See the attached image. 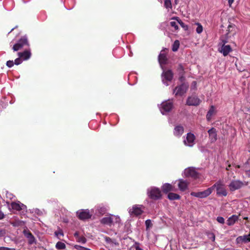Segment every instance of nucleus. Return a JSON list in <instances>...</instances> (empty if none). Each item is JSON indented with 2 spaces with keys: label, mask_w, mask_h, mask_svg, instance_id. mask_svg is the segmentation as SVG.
<instances>
[{
  "label": "nucleus",
  "mask_w": 250,
  "mask_h": 250,
  "mask_svg": "<svg viewBox=\"0 0 250 250\" xmlns=\"http://www.w3.org/2000/svg\"><path fill=\"white\" fill-rule=\"evenodd\" d=\"M147 194L148 197L153 200H158L162 198V191L159 188L155 187L148 188Z\"/></svg>",
  "instance_id": "nucleus-1"
},
{
  "label": "nucleus",
  "mask_w": 250,
  "mask_h": 250,
  "mask_svg": "<svg viewBox=\"0 0 250 250\" xmlns=\"http://www.w3.org/2000/svg\"><path fill=\"white\" fill-rule=\"evenodd\" d=\"M30 47V43L27 37L26 36L21 37L13 46L12 49L14 51H18L23 47Z\"/></svg>",
  "instance_id": "nucleus-2"
},
{
  "label": "nucleus",
  "mask_w": 250,
  "mask_h": 250,
  "mask_svg": "<svg viewBox=\"0 0 250 250\" xmlns=\"http://www.w3.org/2000/svg\"><path fill=\"white\" fill-rule=\"evenodd\" d=\"M248 182L242 181L239 180H232L228 185V187L229 190L231 192H233L248 186Z\"/></svg>",
  "instance_id": "nucleus-3"
},
{
  "label": "nucleus",
  "mask_w": 250,
  "mask_h": 250,
  "mask_svg": "<svg viewBox=\"0 0 250 250\" xmlns=\"http://www.w3.org/2000/svg\"><path fill=\"white\" fill-rule=\"evenodd\" d=\"M220 40L221 42L219 44L221 45V47L219 48L218 51L224 56H227L229 52L232 51V48L229 45H226V43L228 42L227 39H224L223 36L221 37Z\"/></svg>",
  "instance_id": "nucleus-4"
},
{
  "label": "nucleus",
  "mask_w": 250,
  "mask_h": 250,
  "mask_svg": "<svg viewBox=\"0 0 250 250\" xmlns=\"http://www.w3.org/2000/svg\"><path fill=\"white\" fill-rule=\"evenodd\" d=\"M210 188H212V191L216 188V193L219 196H226L227 191L225 188V185L221 180L218 181Z\"/></svg>",
  "instance_id": "nucleus-5"
},
{
  "label": "nucleus",
  "mask_w": 250,
  "mask_h": 250,
  "mask_svg": "<svg viewBox=\"0 0 250 250\" xmlns=\"http://www.w3.org/2000/svg\"><path fill=\"white\" fill-rule=\"evenodd\" d=\"M189 85L188 83H183L182 84L177 85L173 89V93L175 96H182L188 91Z\"/></svg>",
  "instance_id": "nucleus-6"
},
{
  "label": "nucleus",
  "mask_w": 250,
  "mask_h": 250,
  "mask_svg": "<svg viewBox=\"0 0 250 250\" xmlns=\"http://www.w3.org/2000/svg\"><path fill=\"white\" fill-rule=\"evenodd\" d=\"M173 106V103L172 101L169 100L163 102L161 104L160 111L163 114L166 112H168L171 111Z\"/></svg>",
  "instance_id": "nucleus-7"
},
{
  "label": "nucleus",
  "mask_w": 250,
  "mask_h": 250,
  "mask_svg": "<svg viewBox=\"0 0 250 250\" xmlns=\"http://www.w3.org/2000/svg\"><path fill=\"white\" fill-rule=\"evenodd\" d=\"M162 78L163 83L167 86V82H170L173 79V73L171 70L164 71L162 74Z\"/></svg>",
  "instance_id": "nucleus-8"
},
{
  "label": "nucleus",
  "mask_w": 250,
  "mask_h": 250,
  "mask_svg": "<svg viewBox=\"0 0 250 250\" xmlns=\"http://www.w3.org/2000/svg\"><path fill=\"white\" fill-rule=\"evenodd\" d=\"M212 192V188H209L203 191L200 192H191L190 195L192 196L200 198H204L208 196Z\"/></svg>",
  "instance_id": "nucleus-9"
},
{
  "label": "nucleus",
  "mask_w": 250,
  "mask_h": 250,
  "mask_svg": "<svg viewBox=\"0 0 250 250\" xmlns=\"http://www.w3.org/2000/svg\"><path fill=\"white\" fill-rule=\"evenodd\" d=\"M143 206L135 205L132 206V208L129 209V213L132 216L138 217L143 213L142 209Z\"/></svg>",
  "instance_id": "nucleus-10"
},
{
  "label": "nucleus",
  "mask_w": 250,
  "mask_h": 250,
  "mask_svg": "<svg viewBox=\"0 0 250 250\" xmlns=\"http://www.w3.org/2000/svg\"><path fill=\"white\" fill-rule=\"evenodd\" d=\"M201 102V100L196 95H191L187 98L186 104L189 106H198Z\"/></svg>",
  "instance_id": "nucleus-11"
},
{
  "label": "nucleus",
  "mask_w": 250,
  "mask_h": 250,
  "mask_svg": "<svg viewBox=\"0 0 250 250\" xmlns=\"http://www.w3.org/2000/svg\"><path fill=\"white\" fill-rule=\"evenodd\" d=\"M76 213L78 218L81 220L90 219L92 216L88 209L79 210Z\"/></svg>",
  "instance_id": "nucleus-12"
},
{
  "label": "nucleus",
  "mask_w": 250,
  "mask_h": 250,
  "mask_svg": "<svg viewBox=\"0 0 250 250\" xmlns=\"http://www.w3.org/2000/svg\"><path fill=\"white\" fill-rule=\"evenodd\" d=\"M236 33V27L234 24H229L228 26L227 33L225 34L224 39H229L231 36H233Z\"/></svg>",
  "instance_id": "nucleus-13"
},
{
  "label": "nucleus",
  "mask_w": 250,
  "mask_h": 250,
  "mask_svg": "<svg viewBox=\"0 0 250 250\" xmlns=\"http://www.w3.org/2000/svg\"><path fill=\"white\" fill-rule=\"evenodd\" d=\"M18 56L21 58L22 60L26 61L29 59L31 56V49L29 47L27 49H26L23 52H18Z\"/></svg>",
  "instance_id": "nucleus-14"
},
{
  "label": "nucleus",
  "mask_w": 250,
  "mask_h": 250,
  "mask_svg": "<svg viewBox=\"0 0 250 250\" xmlns=\"http://www.w3.org/2000/svg\"><path fill=\"white\" fill-rule=\"evenodd\" d=\"M195 137L194 135L191 133H188L187 134L186 140L184 141L185 145L189 146H192L193 145Z\"/></svg>",
  "instance_id": "nucleus-15"
},
{
  "label": "nucleus",
  "mask_w": 250,
  "mask_h": 250,
  "mask_svg": "<svg viewBox=\"0 0 250 250\" xmlns=\"http://www.w3.org/2000/svg\"><path fill=\"white\" fill-rule=\"evenodd\" d=\"M23 233L28 239V242L30 245L33 244L35 242V238L32 233L27 229H24Z\"/></svg>",
  "instance_id": "nucleus-16"
},
{
  "label": "nucleus",
  "mask_w": 250,
  "mask_h": 250,
  "mask_svg": "<svg viewBox=\"0 0 250 250\" xmlns=\"http://www.w3.org/2000/svg\"><path fill=\"white\" fill-rule=\"evenodd\" d=\"M209 135V138L211 143L215 142L217 139V133L216 129L212 127L208 131Z\"/></svg>",
  "instance_id": "nucleus-17"
},
{
  "label": "nucleus",
  "mask_w": 250,
  "mask_h": 250,
  "mask_svg": "<svg viewBox=\"0 0 250 250\" xmlns=\"http://www.w3.org/2000/svg\"><path fill=\"white\" fill-rule=\"evenodd\" d=\"M11 207L12 208L16 211H21L26 206L23 204L21 203L20 202H13L11 203Z\"/></svg>",
  "instance_id": "nucleus-18"
},
{
  "label": "nucleus",
  "mask_w": 250,
  "mask_h": 250,
  "mask_svg": "<svg viewBox=\"0 0 250 250\" xmlns=\"http://www.w3.org/2000/svg\"><path fill=\"white\" fill-rule=\"evenodd\" d=\"M237 243H247L250 242V233L248 235L240 236L236 240Z\"/></svg>",
  "instance_id": "nucleus-19"
},
{
  "label": "nucleus",
  "mask_w": 250,
  "mask_h": 250,
  "mask_svg": "<svg viewBox=\"0 0 250 250\" xmlns=\"http://www.w3.org/2000/svg\"><path fill=\"white\" fill-rule=\"evenodd\" d=\"M187 176L191 177L194 179H197L199 177L198 173L193 168H189L186 171Z\"/></svg>",
  "instance_id": "nucleus-20"
},
{
  "label": "nucleus",
  "mask_w": 250,
  "mask_h": 250,
  "mask_svg": "<svg viewBox=\"0 0 250 250\" xmlns=\"http://www.w3.org/2000/svg\"><path fill=\"white\" fill-rule=\"evenodd\" d=\"M162 191L164 193H167L168 192L174 190V187L168 183H165L161 187Z\"/></svg>",
  "instance_id": "nucleus-21"
},
{
  "label": "nucleus",
  "mask_w": 250,
  "mask_h": 250,
  "mask_svg": "<svg viewBox=\"0 0 250 250\" xmlns=\"http://www.w3.org/2000/svg\"><path fill=\"white\" fill-rule=\"evenodd\" d=\"M184 131L183 126L181 125H178L174 127L173 133L175 136L180 137L183 134Z\"/></svg>",
  "instance_id": "nucleus-22"
},
{
  "label": "nucleus",
  "mask_w": 250,
  "mask_h": 250,
  "mask_svg": "<svg viewBox=\"0 0 250 250\" xmlns=\"http://www.w3.org/2000/svg\"><path fill=\"white\" fill-rule=\"evenodd\" d=\"M162 50L158 56V60L160 64H166L167 63V59L165 53H163Z\"/></svg>",
  "instance_id": "nucleus-23"
},
{
  "label": "nucleus",
  "mask_w": 250,
  "mask_h": 250,
  "mask_svg": "<svg viewBox=\"0 0 250 250\" xmlns=\"http://www.w3.org/2000/svg\"><path fill=\"white\" fill-rule=\"evenodd\" d=\"M215 107L213 105H211L206 115L207 120L208 121L211 120V117L215 114Z\"/></svg>",
  "instance_id": "nucleus-24"
},
{
  "label": "nucleus",
  "mask_w": 250,
  "mask_h": 250,
  "mask_svg": "<svg viewBox=\"0 0 250 250\" xmlns=\"http://www.w3.org/2000/svg\"><path fill=\"white\" fill-rule=\"evenodd\" d=\"M188 183L183 180H180L178 184V187L181 191H184L188 188Z\"/></svg>",
  "instance_id": "nucleus-25"
},
{
  "label": "nucleus",
  "mask_w": 250,
  "mask_h": 250,
  "mask_svg": "<svg viewBox=\"0 0 250 250\" xmlns=\"http://www.w3.org/2000/svg\"><path fill=\"white\" fill-rule=\"evenodd\" d=\"M101 223L104 225L111 226L113 223V220L111 217H105L101 219Z\"/></svg>",
  "instance_id": "nucleus-26"
},
{
  "label": "nucleus",
  "mask_w": 250,
  "mask_h": 250,
  "mask_svg": "<svg viewBox=\"0 0 250 250\" xmlns=\"http://www.w3.org/2000/svg\"><path fill=\"white\" fill-rule=\"evenodd\" d=\"M238 216L236 215H232L227 220V225L228 226H232L238 220Z\"/></svg>",
  "instance_id": "nucleus-27"
},
{
  "label": "nucleus",
  "mask_w": 250,
  "mask_h": 250,
  "mask_svg": "<svg viewBox=\"0 0 250 250\" xmlns=\"http://www.w3.org/2000/svg\"><path fill=\"white\" fill-rule=\"evenodd\" d=\"M172 20H175L177 21L179 24L181 25V26L184 29V30L187 31L188 30V26L185 24L178 17H173L171 19Z\"/></svg>",
  "instance_id": "nucleus-28"
},
{
  "label": "nucleus",
  "mask_w": 250,
  "mask_h": 250,
  "mask_svg": "<svg viewBox=\"0 0 250 250\" xmlns=\"http://www.w3.org/2000/svg\"><path fill=\"white\" fill-rule=\"evenodd\" d=\"M167 198L170 200H175L180 199L181 196L178 194L169 192L167 195Z\"/></svg>",
  "instance_id": "nucleus-29"
},
{
  "label": "nucleus",
  "mask_w": 250,
  "mask_h": 250,
  "mask_svg": "<svg viewBox=\"0 0 250 250\" xmlns=\"http://www.w3.org/2000/svg\"><path fill=\"white\" fill-rule=\"evenodd\" d=\"M66 248V246L64 243L62 242H58L56 245V248L57 250H64Z\"/></svg>",
  "instance_id": "nucleus-30"
},
{
  "label": "nucleus",
  "mask_w": 250,
  "mask_h": 250,
  "mask_svg": "<svg viewBox=\"0 0 250 250\" xmlns=\"http://www.w3.org/2000/svg\"><path fill=\"white\" fill-rule=\"evenodd\" d=\"M180 42L178 40H175L172 45V50L173 51H177L179 47Z\"/></svg>",
  "instance_id": "nucleus-31"
},
{
  "label": "nucleus",
  "mask_w": 250,
  "mask_h": 250,
  "mask_svg": "<svg viewBox=\"0 0 250 250\" xmlns=\"http://www.w3.org/2000/svg\"><path fill=\"white\" fill-rule=\"evenodd\" d=\"M76 241L77 242L85 244L86 242V239L83 236H80V237L76 239Z\"/></svg>",
  "instance_id": "nucleus-32"
},
{
  "label": "nucleus",
  "mask_w": 250,
  "mask_h": 250,
  "mask_svg": "<svg viewBox=\"0 0 250 250\" xmlns=\"http://www.w3.org/2000/svg\"><path fill=\"white\" fill-rule=\"evenodd\" d=\"M164 6L167 9L172 8V4L170 0H165Z\"/></svg>",
  "instance_id": "nucleus-33"
},
{
  "label": "nucleus",
  "mask_w": 250,
  "mask_h": 250,
  "mask_svg": "<svg viewBox=\"0 0 250 250\" xmlns=\"http://www.w3.org/2000/svg\"><path fill=\"white\" fill-rule=\"evenodd\" d=\"M55 234L59 239H60V236H63V232L62 229H59L58 230L55 232Z\"/></svg>",
  "instance_id": "nucleus-34"
},
{
  "label": "nucleus",
  "mask_w": 250,
  "mask_h": 250,
  "mask_svg": "<svg viewBox=\"0 0 250 250\" xmlns=\"http://www.w3.org/2000/svg\"><path fill=\"white\" fill-rule=\"evenodd\" d=\"M177 70L180 74L183 75L184 72V68L182 64H179L177 67Z\"/></svg>",
  "instance_id": "nucleus-35"
},
{
  "label": "nucleus",
  "mask_w": 250,
  "mask_h": 250,
  "mask_svg": "<svg viewBox=\"0 0 250 250\" xmlns=\"http://www.w3.org/2000/svg\"><path fill=\"white\" fill-rule=\"evenodd\" d=\"M196 24L198 25V26L196 28V31L197 33L200 34V33H202L203 31V27H202V25L199 23H196Z\"/></svg>",
  "instance_id": "nucleus-36"
},
{
  "label": "nucleus",
  "mask_w": 250,
  "mask_h": 250,
  "mask_svg": "<svg viewBox=\"0 0 250 250\" xmlns=\"http://www.w3.org/2000/svg\"><path fill=\"white\" fill-rule=\"evenodd\" d=\"M22 62V59L19 57V58H18L15 60V61L14 62V63L16 65H19Z\"/></svg>",
  "instance_id": "nucleus-37"
},
{
  "label": "nucleus",
  "mask_w": 250,
  "mask_h": 250,
  "mask_svg": "<svg viewBox=\"0 0 250 250\" xmlns=\"http://www.w3.org/2000/svg\"><path fill=\"white\" fill-rule=\"evenodd\" d=\"M170 25L171 26L173 27L175 30H177L179 29L178 26L175 21H171Z\"/></svg>",
  "instance_id": "nucleus-38"
},
{
  "label": "nucleus",
  "mask_w": 250,
  "mask_h": 250,
  "mask_svg": "<svg viewBox=\"0 0 250 250\" xmlns=\"http://www.w3.org/2000/svg\"><path fill=\"white\" fill-rule=\"evenodd\" d=\"M216 220L219 223L223 224L225 223V219L223 217H217Z\"/></svg>",
  "instance_id": "nucleus-39"
},
{
  "label": "nucleus",
  "mask_w": 250,
  "mask_h": 250,
  "mask_svg": "<svg viewBox=\"0 0 250 250\" xmlns=\"http://www.w3.org/2000/svg\"><path fill=\"white\" fill-rule=\"evenodd\" d=\"M14 63L13 61L9 60V61H7V62H6V65L8 67H12L14 65Z\"/></svg>",
  "instance_id": "nucleus-40"
},
{
  "label": "nucleus",
  "mask_w": 250,
  "mask_h": 250,
  "mask_svg": "<svg viewBox=\"0 0 250 250\" xmlns=\"http://www.w3.org/2000/svg\"><path fill=\"white\" fill-rule=\"evenodd\" d=\"M74 248L77 250H84L85 247L76 245L74 246Z\"/></svg>",
  "instance_id": "nucleus-41"
},
{
  "label": "nucleus",
  "mask_w": 250,
  "mask_h": 250,
  "mask_svg": "<svg viewBox=\"0 0 250 250\" xmlns=\"http://www.w3.org/2000/svg\"><path fill=\"white\" fill-rule=\"evenodd\" d=\"M0 250H15V248H9L4 247H0Z\"/></svg>",
  "instance_id": "nucleus-42"
},
{
  "label": "nucleus",
  "mask_w": 250,
  "mask_h": 250,
  "mask_svg": "<svg viewBox=\"0 0 250 250\" xmlns=\"http://www.w3.org/2000/svg\"><path fill=\"white\" fill-rule=\"evenodd\" d=\"M145 223L146 228H148L150 225L151 224V221L150 220H146Z\"/></svg>",
  "instance_id": "nucleus-43"
},
{
  "label": "nucleus",
  "mask_w": 250,
  "mask_h": 250,
  "mask_svg": "<svg viewBox=\"0 0 250 250\" xmlns=\"http://www.w3.org/2000/svg\"><path fill=\"white\" fill-rule=\"evenodd\" d=\"M80 233L79 231H76L74 234V236L75 237L76 239L80 237Z\"/></svg>",
  "instance_id": "nucleus-44"
},
{
  "label": "nucleus",
  "mask_w": 250,
  "mask_h": 250,
  "mask_svg": "<svg viewBox=\"0 0 250 250\" xmlns=\"http://www.w3.org/2000/svg\"><path fill=\"white\" fill-rule=\"evenodd\" d=\"M5 215L4 213L1 210H0V220L3 219Z\"/></svg>",
  "instance_id": "nucleus-45"
},
{
  "label": "nucleus",
  "mask_w": 250,
  "mask_h": 250,
  "mask_svg": "<svg viewBox=\"0 0 250 250\" xmlns=\"http://www.w3.org/2000/svg\"><path fill=\"white\" fill-rule=\"evenodd\" d=\"M246 174L248 177L250 178V169L246 171Z\"/></svg>",
  "instance_id": "nucleus-46"
},
{
  "label": "nucleus",
  "mask_w": 250,
  "mask_h": 250,
  "mask_svg": "<svg viewBox=\"0 0 250 250\" xmlns=\"http://www.w3.org/2000/svg\"><path fill=\"white\" fill-rule=\"evenodd\" d=\"M234 2V0H228V3L229 5L230 6L232 3Z\"/></svg>",
  "instance_id": "nucleus-47"
},
{
  "label": "nucleus",
  "mask_w": 250,
  "mask_h": 250,
  "mask_svg": "<svg viewBox=\"0 0 250 250\" xmlns=\"http://www.w3.org/2000/svg\"><path fill=\"white\" fill-rule=\"evenodd\" d=\"M5 233L4 230L0 229V236L4 235Z\"/></svg>",
  "instance_id": "nucleus-48"
},
{
  "label": "nucleus",
  "mask_w": 250,
  "mask_h": 250,
  "mask_svg": "<svg viewBox=\"0 0 250 250\" xmlns=\"http://www.w3.org/2000/svg\"><path fill=\"white\" fill-rule=\"evenodd\" d=\"M136 250H143L138 245L135 247Z\"/></svg>",
  "instance_id": "nucleus-49"
},
{
  "label": "nucleus",
  "mask_w": 250,
  "mask_h": 250,
  "mask_svg": "<svg viewBox=\"0 0 250 250\" xmlns=\"http://www.w3.org/2000/svg\"><path fill=\"white\" fill-rule=\"evenodd\" d=\"M230 167H231V165H229L228 167H226V170H229V168H230Z\"/></svg>",
  "instance_id": "nucleus-50"
},
{
  "label": "nucleus",
  "mask_w": 250,
  "mask_h": 250,
  "mask_svg": "<svg viewBox=\"0 0 250 250\" xmlns=\"http://www.w3.org/2000/svg\"><path fill=\"white\" fill-rule=\"evenodd\" d=\"M183 78H184V77L183 76H181V77H180L179 79H180V81H182V80H183Z\"/></svg>",
  "instance_id": "nucleus-51"
},
{
  "label": "nucleus",
  "mask_w": 250,
  "mask_h": 250,
  "mask_svg": "<svg viewBox=\"0 0 250 250\" xmlns=\"http://www.w3.org/2000/svg\"><path fill=\"white\" fill-rule=\"evenodd\" d=\"M235 167L239 168H240V165H235Z\"/></svg>",
  "instance_id": "nucleus-52"
},
{
  "label": "nucleus",
  "mask_w": 250,
  "mask_h": 250,
  "mask_svg": "<svg viewBox=\"0 0 250 250\" xmlns=\"http://www.w3.org/2000/svg\"><path fill=\"white\" fill-rule=\"evenodd\" d=\"M212 240H213V241H214V240H215V235H213V236H212Z\"/></svg>",
  "instance_id": "nucleus-53"
},
{
  "label": "nucleus",
  "mask_w": 250,
  "mask_h": 250,
  "mask_svg": "<svg viewBox=\"0 0 250 250\" xmlns=\"http://www.w3.org/2000/svg\"><path fill=\"white\" fill-rule=\"evenodd\" d=\"M14 29H15V28H13L10 30V31L9 32V33H10V32H11L12 31H13Z\"/></svg>",
  "instance_id": "nucleus-54"
},
{
  "label": "nucleus",
  "mask_w": 250,
  "mask_h": 250,
  "mask_svg": "<svg viewBox=\"0 0 250 250\" xmlns=\"http://www.w3.org/2000/svg\"><path fill=\"white\" fill-rule=\"evenodd\" d=\"M244 219H245V220H247L248 219V217H245Z\"/></svg>",
  "instance_id": "nucleus-55"
},
{
  "label": "nucleus",
  "mask_w": 250,
  "mask_h": 250,
  "mask_svg": "<svg viewBox=\"0 0 250 250\" xmlns=\"http://www.w3.org/2000/svg\"><path fill=\"white\" fill-rule=\"evenodd\" d=\"M193 83H195H195H196V82H195V81H194V82H193Z\"/></svg>",
  "instance_id": "nucleus-56"
},
{
  "label": "nucleus",
  "mask_w": 250,
  "mask_h": 250,
  "mask_svg": "<svg viewBox=\"0 0 250 250\" xmlns=\"http://www.w3.org/2000/svg\"><path fill=\"white\" fill-rule=\"evenodd\" d=\"M103 212H104L105 211V210L104 209V208L103 210Z\"/></svg>",
  "instance_id": "nucleus-57"
},
{
  "label": "nucleus",
  "mask_w": 250,
  "mask_h": 250,
  "mask_svg": "<svg viewBox=\"0 0 250 250\" xmlns=\"http://www.w3.org/2000/svg\"><path fill=\"white\" fill-rule=\"evenodd\" d=\"M135 244H136V245H138L139 244V243H136Z\"/></svg>",
  "instance_id": "nucleus-58"
},
{
  "label": "nucleus",
  "mask_w": 250,
  "mask_h": 250,
  "mask_svg": "<svg viewBox=\"0 0 250 250\" xmlns=\"http://www.w3.org/2000/svg\"><path fill=\"white\" fill-rule=\"evenodd\" d=\"M11 194H9V197H11Z\"/></svg>",
  "instance_id": "nucleus-59"
},
{
  "label": "nucleus",
  "mask_w": 250,
  "mask_h": 250,
  "mask_svg": "<svg viewBox=\"0 0 250 250\" xmlns=\"http://www.w3.org/2000/svg\"><path fill=\"white\" fill-rule=\"evenodd\" d=\"M11 194H9V197H11Z\"/></svg>",
  "instance_id": "nucleus-60"
},
{
  "label": "nucleus",
  "mask_w": 250,
  "mask_h": 250,
  "mask_svg": "<svg viewBox=\"0 0 250 250\" xmlns=\"http://www.w3.org/2000/svg\"><path fill=\"white\" fill-rule=\"evenodd\" d=\"M175 2H177V0H175Z\"/></svg>",
  "instance_id": "nucleus-61"
}]
</instances>
